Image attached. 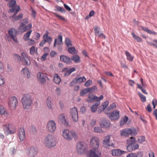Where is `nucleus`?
<instances>
[{
    "mask_svg": "<svg viewBox=\"0 0 157 157\" xmlns=\"http://www.w3.org/2000/svg\"><path fill=\"white\" fill-rule=\"evenodd\" d=\"M21 73L24 75H26L28 78L30 77V72L29 71L27 68L25 67L23 68L21 71Z\"/></svg>",
    "mask_w": 157,
    "mask_h": 157,
    "instance_id": "nucleus-30",
    "label": "nucleus"
},
{
    "mask_svg": "<svg viewBox=\"0 0 157 157\" xmlns=\"http://www.w3.org/2000/svg\"><path fill=\"white\" fill-rule=\"evenodd\" d=\"M35 49L34 46H32L30 49V54L31 55H33L35 53Z\"/></svg>",
    "mask_w": 157,
    "mask_h": 157,
    "instance_id": "nucleus-54",
    "label": "nucleus"
},
{
    "mask_svg": "<svg viewBox=\"0 0 157 157\" xmlns=\"http://www.w3.org/2000/svg\"><path fill=\"white\" fill-rule=\"evenodd\" d=\"M60 59L61 61L66 63H70L71 62V59L69 57L65 56L62 55L60 56Z\"/></svg>",
    "mask_w": 157,
    "mask_h": 157,
    "instance_id": "nucleus-25",
    "label": "nucleus"
},
{
    "mask_svg": "<svg viewBox=\"0 0 157 157\" xmlns=\"http://www.w3.org/2000/svg\"><path fill=\"white\" fill-rule=\"evenodd\" d=\"M48 31L46 32L43 36V39L46 41V42H47L49 44H50L52 41V40L51 37L48 36Z\"/></svg>",
    "mask_w": 157,
    "mask_h": 157,
    "instance_id": "nucleus-26",
    "label": "nucleus"
},
{
    "mask_svg": "<svg viewBox=\"0 0 157 157\" xmlns=\"http://www.w3.org/2000/svg\"><path fill=\"white\" fill-rule=\"evenodd\" d=\"M11 124H6L4 125L3 129L5 133L7 135L14 134L16 132V129L15 128H12Z\"/></svg>",
    "mask_w": 157,
    "mask_h": 157,
    "instance_id": "nucleus-12",
    "label": "nucleus"
},
{
    "mask_svg": "<svg viewBox=\"0 0 157 157\" xmlns=\"http://www.w3.org/2000/svg\"><path fill=\"white\" fill-rule=\"evenodd\" d=\"M16 4V1L15 0H13L10 2L8 5L9 7H11L10 9V11L11 12H16L15 14H16L20 9L19 6H15Z\"/></svg>",
    "mask_w": 157,
    "mask_h": 157,
    "instance_id": "nucleus-8",
    "label": "nucleus"
},
{
    "mask_svg": "<svg viewBox=\"0 0 157 157\" xmlns=\"http://www.w3.org/2000/svg\"><path fill=\"white\" fill-rule=\"evenodd\" d=\"M8 33L15 41L16 42L17 41V39L14 38L17 35V31L14 29H11L8 31Z\"/></svg>",
    "mask_w": 157,
    "mask_h": 157,
    "instance_id": "nucleus-22",
    "label": "nucleus"
},
{
    "mask_svg": "<svg viewBox=\"0 0 157 157\" xmlns=\"http://www.w3.org/2000/svg\"><path fill=\"white\" fill-rule=\"evenodd\" d=\"M110 122L107 120H103L100 123V125L103 128H107L109 127Z\"/></svg>",
    "mask_w": 157,
    "mask_h": 157,
    "instance_id": "nucleus-29",
    "label": "nucleus"
},
{
    "mask_svg": "<svg viewBox=\"0 0 157 157\" xmlns=\"http://www.w3.org/2000/svg\"><path fill=\"white\" fill-rule=\"evenodd\" d=\"M75 78V80L76 81L77 83H78L84 82L86 80V78L83 76L79 78L76 77Z\"/></svg>",
    "mask_w": 157,
    "mask_h": 157,
    "instance_id": "nucleus-35",
    "label": "nucleus"
},
{
    "mask_svg": "<svg viewBox=\"0 0 157 157\" xmlns=\"http://www.w3.org/2000/svg\"><path fill=\"white\" fill-rule=\"evenodd\" d=\"M18 136L21 142L23 141L25 137V132L23 128H21L19 129Z\"/></svg>",
    "mask_w": 157,
    "mask_h": 157,
    "instance_id": "nucleus-21",
    "label": "nucleus"
},
{
    "mask_svg": "<svg viewBox=\"0 0 157 157\" xmlns=\"http://www.w3.org/2000/svg\"><path fill=\"white\" fill-rule=\"evenodd\" d=\"M29 23V21H28V19L26 18H25L23 19L22 21V22L21 24H23L24 25H25L28 23Z\"/></svg>",
    "mask_w": 157,
    "mask_h": 157,
    "instance_id": "nucleus-59",
    "label": "nucleus"
},
{
    "mask_svg": "<svg viewBox=\"0 0 157 157\" xmlns=\"http://www.w3.org/2000/svg\"><path fill=\"white\" fill-rule=\"evenodd\" d=\"M5 82L4 79L2 76L0 75V85L4 84Z\"/></svg>",
    "mask_w": 157,
    "mask_h": 157,
    "instance_id": "nucleus-57",
    "label": "nucleus"
},
{
    "mask_svg": "<svg viewBox=\"0 0 157 157\" xmlns=\"http://www.w3.org/2000/svg\"><path fill=\"white\" fill-rule=\"evenodd\" d=\"M126 151L121 150L120 149H114L111 151V154L114 156H120Z\"/></svg>",
    "mask_w": 157,
    "mask_h": 157,
    "instance_id": "nucleus-16",
    "label": "nucleus"
},
{
    "mask_svg": "<svg viewBox=\"0 0 157 157\" xmlns=\"http://www.w3.org/2000/svg\"><path fill=\"white\" fill-rule=\"evenodd\" d=\"M56 8V11L60 12L62 13H65V11L63 8H62L61 7L58 5L55 7Z\"/></svg>",
    "mask_w": 157,
    "mask_h": 157,
    "instance_id": "nucleus-43",
    "label": "nucleus"
},
{
    "mask_svg": "<svg viewBox=\"0 0 157 157\" xmlns=\"http://www.w3.org/2000/svg\"><path fill=\"white\" fill-rule=\"evenodd\" d=\"M65 43L67 47H69L72 45L71 40L68 38H66Z\"/></svg>",
    "mask_w": 157,
    "mask_h": 157,
    "instance_id": "nucleus-42",
    "label": "nucleus"
},
{
    "mask_svg": "<svg viewBox=\"0 0 157 157\" xmlns=\"http://www.w3.org/2000/svg\"><path fill=\"white\" fill-rule=\"evenodd\" d=\"M90 144L94 148L93 150H91L89 151L87 156L88 157H100L101 153L98 151L99 145V138L96 136L93 137L90 140Z\"/></svg>",
    "mask_w": 157,
    "mask_h": 157,
    "instance_id": "nucleus-1",
    "label": "nucleus"
},
{
    "mask_svg": "<svg viewBox=\"0 0 157 157\" xmlns=\"http://www.w3.org/2000/svg\"><path fill=\"white\" fill-rule=\"evenodd\" d=\"M140 28L142 30L150 34L155 35L156 34V33L154 31H151L150 29H148L147 27L140 26Z\"/></svg>",
    "mask_w": 157,
    "mask_h": 157,
    "instance_id": "nucleus-33",
    "label": "nucleus"
},
{
    "mask_svg": "<svg viewBox=\"0 0 157 157\" xmlns=\"http://www.w3.org/2000/svg\"><path fill=\"white\" fill-rule=\"evenodd\" d=\"M47 55H48L47 53H44L42 56L41 59L42 60H45L46 59V57H47Z\"/></svg>",
    "mask_w": 157,
    "mask_h": 157,
    "instance_id": "nucleus-64",
    "label": "nucleus"
},
{
    "mask_svg": "<svg viewBox=\"0 0 157 157\" xmlns=\"http://www.w3.org/2000/svg\"><path fill=\"white\" fill-rule=\"evenodd\" d=\"M21 101L23 106L24 109H29L33 104V100L31 98L30 95L25 94L23 95Z\"/></svg>",
    "mask_w": 157,
    "mask_h": 157,
    "instance_id": "nucleus-4",
    "label": "nucleus"
},
{
    "mask_svg": "<svg viewBox=\"0 0 157 157\" xmlns=\"http://www.w3.org/2000/svg\"><path fill=\"white\" fill-rule=\"evenodd\" d=\"M14 58L15 60H17V62H19L21 61V58L20 56L18 55L17 54H14Z\"/></svg>",
    "mask_w": 157,
    "mask_h": 157,
    "instance_id": "nucleus-45",
    "label": "nucleus"
},
{
    "mask_svg": "<svg viewBox=\"0 0 157 157\" xmlns=\"http://www.w3.org/2000/svg\"><path fill=\"white\" fill-rule=\"evenodd\" d=\"M71 61L73 60L75 63H78L80 62V57L77 55H74L72 56L71 58Z\"/></svg>",
    "mask_w": 157,
    "mask_h": 157,
    "instance_id": "nucleus-39",
    "label": "nucleus"
},
{
    "mask_svg": "<svg viewBox=\"0 0 157 157\" xmlns=\"http://www.w3.org/2000/svg\"><path fill=\"white\" fill-rule=\"evenodd\" d=\"M75 70V67H72L69 69L68 68H65L62 70V72H64V75L65 76H67Z\"/></svg>",
    "mask_w": 157,
    "mask_h": 157,
    "instance_id": "nucleus-20",
    "label": "nucleus"
},
{
    "mask_svg": "<svg viewBox=\"0 0 157 157\" xmlns=\"http://www.w3.org/2000/svg\"><path fill=\"white\" fill-rule=\"evenodd\" d=\"M70 115L74 121L77 122L78 121V111L76 107H74L71 109Z\"/></svg>",
    "mask_w": 157,
    "mask_h": 157,
    "instance_id": "nucleus-11",
    "label": "nucleus"
},
{
    "mask_svg": "<svg viewBox=\"0 0 157 157\" xmlns=\"http://www.w3.org/2000/svg\"><path fill=\"white\" fill-rule=\"evenodd\" d=\"M103 109L104 107H103L101 105L99 107V110L98 111V113L100 114L101 112H103L105 109Z\"/></svg>",
    "mask_w": 157,
    "mask_h": 157,
    "instance_id": "nucleus-63",
    "label": "nucleus"
},
{
    "mask_svg": "<svg viewBox=\"0 0 157 157\" xmlns=\"http://www.w3.org/2000/svg\"><path fill=\"white\" fill-rule=\"evenodd\" d=\"M27 153L29 157H34L37 154L35 148L33 147L28 148Z\"/></svg>",
    "mask_w": 157,
    "mask_h": 157,
    "instance_id": "nucleus-19",
    "label": "nucleus"
},
{
    "mask_svg": "<svg viewBox=\"0 0 157 157\" xmlns=\"http://www.w3.org/2000/svg\"><path fill=\"white\" fill-rule=\"evenodd\" d=\"M46 128L48 132L51 133L54 132L56 129V124L54 121H48L47 123Z\"/></svg>",
    "mask_w": 157,
    "mask_h": 157,
    "instance_id": "nucleus-7",
    "label": "nucleus"
},
{
    "mask_svg": "<svg viewBox=\"0 0 157 157\" xmlns=\"http://www.w3.org/2000/svg\"><path fill=\"white\" fill-rule=\"evenodd\" d=\"M92 84V81L90 80H87L85 84V86L88 87L90 86Z\"/></svg>",
    "mask_w": 157,
    "mask_h": 157,
    "instance_id": "nucleus-56",
    "label": "nucleus"
},
{
    "mask_svg": "<svg viewBox=\"0 0 157 157\" xmlns=\"http://www.w3.org/2000/svg\"><path fill=\"white\" fill-rule=\"evenodd\" d=\"M138 94L140 98L141 101L143 102H145L146 101V97L140 93H139Z\"/></svg>",
    "mask_w": 157,
    "mask_h": 157,
    "instance_id": "nucleus-44",
    "label": "nucleus"
},
{
    "mask_svg": "<svg viewBox=\"0 0 157 157\" xmlns=\"http://www.w3.org/2000/svg\"><path fill=\"white\" fill-rule=\"evenodd\" d=\"M132 35L133 38L136 40L138 42H140L142 41L141 39L138 36L136 35L133 32L132 33Z\"/></svg>",
    "mask_w": 157,
    "mask_h": 157,
    "instance_id": "nucleus-41",
    "label": "nucleus"
},
{
    "mask_svg": "<svg viewBox=\"0 0 157 157\" xmlns=\"http://www.w3.org/2000/svg\"><path fill=\"white\" fill-rule=\"evenodd\" d=\"M145 138L144 136H141L139 138L138 142L140 143H142L145 140Z\"/></svg>",
    "mask_w": 157,
    "mask_h": 157,
    "instance_id": "nucleus-53",
    "label": "nucleus"
},
{
    "mask_svg": "<svg viewBox=\"0 0 157 157\" xmlns=\"http://www.w3.org/2000/svg\"><path fill=\"white\" fill-rule=\"evenodd\" d=\"M131 135L132 136H135L137 133L138 131H137L134 128L131 129Z\"/></svg>",
    "mask_w": 157,
    "mask_h": 157,
    "instance_id": "nucleus-48",
    "label": "nucleus"
},
{
    "mask_svg": "<svg viewBox=\"0 0 157 157\" xmlns=\"http://www.w3.org/2000/svg\"><path fill=\"white\" fill-rule=\"evenodd\" d=\"M0 113L2 117H8L10 115L9 113L7 111L6 109L3 106L0 107Z\"/></svg>",
    "mask_w": 157,
    "mask_h": 157,
    "instance_id": "nucleus-23",
    "label": "nucleus"
},
{
    "mask_svg": "<svg viewBox=\"0 0 157 157\" xmlns=\"http://www.w3.org/2000/svg\"><path fill=\"white\" fill-rule=\"evenodd\" d=\"M125 54L127 56V59L131 61H132L133 59V56H132L131 54L128 51H126L125 52Z\"/></svg>",
    "mask_w": 157,
    "mask_h": 157,
    "instance_id": "nucleus-40",
    "label": "nucleus"
},
{
    "mask_svg": "<svg viewBox=\"0 0 157 157\" xmlns=\"http://www.w3.org/2000/svg\"><path fill=\"white\" fill-rule=\"evenodd\" d=\"M37 77L41 83L46 82L47 76L41 72H39L37 74Z\"/></svg>",
    "mask_w": 157,
    "mask_h": 157,
    "instance_id": "nucleus-18",
    "label": "nucleus"
},
{
    "mask_svg": "<svg viewBox=\"0 0 157 157\" xmlns=\"http://www.w3.org/2000/svg\"><path fill=\"white\" fill-rule=\"evenodd\" d=\"M88 146L83 141H79L76 144V150L79 154L82 155L87 151Z\"/></svg>",
    "mask_w": 157,
    "mask_h": 157,
    "instance_id": "nucleus-5",
    "label": "nucleus"
},
{
    "mask_svg": "<svg viewBox=\"0 0 157 157\" xmlns=\"http://www.w3.org/2000/svg\"><path fill=\"white\" fill-rule=\"evenodd\" d=\"M35 39L36 40H38L40 36V34L38 33H36L35 34Z\"/></svg>",
    "mask_w": 157,
    "mask_h": 157,
    "instance_id": "nucleus-62",
    "label": "nucleus"
},
{
    "mask_svg": "<svg viewBox=\"0 0 157 157\" xmlns=\"http://www.w3.org/2000/svg\"><path fill=\"white\" fill-rule=\"evenodd\" d=\"M100 100L99 99L96 101L95 103L91 106V110L92 112L94 113L96 111L97 108L100 104Z\"/></svg>",
    "mask_w": 157,
    "mask_h": 157,
    "instance_id": "nucleus-27",
    "label": "nucleus"
},
{
    "mask_svg": "<svg viewBox=\"0 0 157 157\" xmlns=\"http://www.w3.org/2000/svg\"><path fill=\"white\" fill-rule=\"evenodd\" d=\"M126 157H137L135 153H132L128 154Z\"/></svg>",
    "mask_w": 157,
    "mask_h": 157,
    "instance_id": "nucleus-61",
    "label": "nucleus"
},
{
    "mask_svg": "<svg viewBox=\"0 0 157 157\" xmlns=\"http://www.w3.org/2000/svg\"><path fill=\"white\" fill-rule=\"evenodd\" d=\"M44 142L46 147L49 148L55 146L56 144V138L51 134H49L45 137Z\"/></svg>",
    "mask_w": 157,
    "mask_h": 157,
    "instance_id": "nucleus-2",
    "label": "nucleus"
},
{
    "mask_svg": "<svg viewBox=\"0 0 157 157\" xmlns=\"http://www.w3.org/2000/svg\"><path fill=\"white\" fill-rule=\"evenodd\" d=\"M76 81L75 80V78L70 83V85L71 86H73L76 85L77 83Z\"/></svg>",
    "mask_w": 157,
    "mask_h": 157,
    "instance_id": "nucleus-60",
    "label": "nucleus"
},
{
    "mask_svg": "<svg viewBox=\"0 0 157 157\" xmlns=\"http://www.w3.org/2000/svg\"><path fill=\"white\" fill-rule=\"evenodd\" d=\"M54 81L57 84H59L61 81L60 77L57 74H55L54 75Z\"/></svg>",
    "mask_w": 157,
    "mask_h": 157,
    "instance_id": "nucleus-34",
    "label": "nucleus"
},
{
    "mask_svg": "<svg viewBox=\"0 0 157 157\" xmlns=\"http://www.w3.org/2000/svg\"><path fill=\"white\" fill-rule=\"evenodd\" d=\"M128 117L126 116H125L122 118L120 121V126H123L128 121Z\"/></svg>",
    "mask_w": 157,
    "mask_h": 157,
    "instance_id": "nucleus-36",
    "label": "nucleus"
},
{
    "mask_svg": "<svg viewBox=\"0 0 157 157\" xmlns=\"http://www.w3.org/2000/svg\"><path fill=\"white\" fill-rule=\"evenodd\" d=\"M18 102L17 98L15 96H13L9 98V108L11 109H15L17 106Z\"/></svg>",
    "mask_w": 157,
    "mask_h": 157,
    "instance_id": "nucleus-10",
    "label": "nucleus"
},
{
    "mask_svg": "<svg viewBox=\"0 0 157 157\" xmlns=\"http://www.w3.org/2000/svg\"><path fill=\"white\" fill-rule=\"evenodd\" d=\"M46 104L47 107L50 109L52 110L53 108V103L52 98L48 97L46 100Z\"/></svg>",
    "mask_w": 157,
    "mask_h": 157,
    "instance_id": "nucleus-24",
    "label": "nucleus"
},
{
    "mask_svg": "<svg viewBox=\"0 0 157 157\" xmlns=\"http://www.w3.org/2000/svg\"><path fill=\"white\" fill-rule=\"evenodd\" d=\"M99 28L97 26H95L94 28V32L96 35H98L99 34Z\"/></svg>",
    "mask_w": 157,
    "mask_h": 157,
    "instance_id": "nucleus-55",
    "label": "nucleus"
},
{
    "mask_svg": "<svg viewBox=\"0 0 157 157\" xmlns=\"http://www.w3.org/2000/svg\"><path fill=\"white\" fill-rule=\"evenodd\" d=\"M63 138L67 140H71L73 139H76L77 137L76 133L72 131L65 129L62 131Z\"/></svg>",
    "mask_w": 157,
    "mask_h": 157,
    "instance_id": "nucleus-3",
    "label": "nucleus"
},
{
    "mask_svg": "<svg viewBox=\"0 0 157 157\" xmlns=\"http://www.w3.org/2000/svg\"><path fill=\"white\" fill-rule=\"evenodd\" d=\"M32 32V30H30L28 32H27L24 35L23 39L24 40L26 41L28 40H29V37L30 36L31 33Z\"/></svg>",
    "mask_w": 157,
    "mask_h": 157,
    "instance_id": "nucleus-32",
    "label": "nucleus"
},
{
    "mask_svg": "<svg viewBox=\"0 0 157 157\" xmlns=\"http://www.w3.org/2000/svg\"><path fill=\"white\" fill-rule=\"evenodd\" d=\"M110 135H107L105 136L103 141V144L104 146L107 147L108 146H112L114 147V144L112 143H111L110 142Z\"/></svg>",
    "mask_w": 157,
    "mask_h": 157,
    "instance_id": "nucleus-15",
    "label": "nucleus"
},
{
    "mask_svg": "<svg viewBox=\"0 0 157 157\" xmlns=\"http://www.w3.org/2000/svg\"><path fill=\"white\" fill-rule=\"evenodd\" d=\"M93 89H83L82 90L80 93L81 96H83L87 93L90 92Z\"/></svg>",
    "mask_w": 157,
    "mask_h": 157,
    "instance_id": "nucleus-37",
    "label": "nucleus"
},
{
    "mask_svg": "<svg viewBox=\"0 0 157 157\" xmlns=\"http://www.w3.org/2000/svg\"><path fill=\"white\" fill-rule=\"evenodd\" d=\"M94 131L97 133H100L102 132L101 128L99 127H95L94 128Z\"/></svg>",
    "mask_w": 157,
    "mask_h": 157,
    "instance_id": "nucleus-51",
    "label": "nucleus"
},
{
    "mask_svg": "<svg viewBox=\"0 0 157 157\" xmlns=\"http://www.w3.org/2000/svg\"><path fill=\"white\" fill-rule=\"evenodd\" d=\"M135 138L132 137L127 140L128 145L126 149L129 151H132L138 148L139 145L138 144L135 143Z\"/></svg>",
    "mask_w": 157,
    "mask_h": 157,
    "instance_id": "nucleus-6",
    "label": "nucleus"
},
{
    "mask_svg": "<svg viewBox=\"0 0 157 157\" xmlns=\"http://www.w3.org/2000/svg\"><path fill=\"white\" fill-rule=\"evenodd\" d=\"M120 112L116 110L106 113L107 117L111 121H115L120 118Z\"/></svg>",
    "mask_w": 157,
    "mask_h": 157,
    "instance_id": "nucleus-9",
    "label": "nucleus"
},
{
    "mask_svg": "<svg viewBox=\"0 0 157 157\" xmlns=\"http://www.w3.org/2000/svg\"><path fill=\"white\" fill-rule=\"evenodd\" d=\"M62 36L61 35H59L57 38L55 40L54 47H56V44H62Z\"/></svg>",
    "mask_w": 157,
    "mask_h": 157,
    "instance_id": "nucleus-28",
    "label": "nucleus"
},
{
    "mask_svg": "<svg viewBox=\"0 0 157 157\" xmlns=\"http://www.w3.org/2000/svg\"><path fill=\"white\" fill-rule=\"evenodd\" d=\"M24 25L23 24H21L20 26L18 28V31L24 33L25 32L24 31Z\"/></svg>",
    "mask_w": 157,
    "mask_h": 157,
    "instance_id": "nucleus-47",
    "label": "nucleus"
},
{
    "mask_svg": "<svg viewBox=\"0 0 157 157\" xmlns=\"http://www.w3.org/2000/svg\"><path fill=\"white\" fill-rule=\"evenodd\" d=\"M21 55L22 56V58L21 62H22L23 64L25 66H28L29 65L31 62L28 56L24 52H21Z\"/></svg>",
    "mask_w": 157,
    "mask_h": 157,
    "instance_id": "nucleus-13",
    "label": "nucleus"
},
{
    "mask_svg": "<svg viewBox=\"0 0 157 157\" xmlns=\"http://www.w3.org/2000/svg\"><path fill=\"white\" fill-rule=\"evenodd\" d=\"M32 24L31 23H29L27 25L25 26L24 27V31L25 32L27 31V30H31V29L32 28Z\"/></svg>",
    "mask_w": 157,
    "mask_h": 157,
    "instance_id": "nucleus-46",
    "label": "nucleus"
},
{
    "mask_svg": "<svg viewBox=\"0 0 157 157\" xmlns=\"http://www.w3.org/2000/svg\"><path fill=\"white\" fill-rule=\"evenodd\" d=\"M56 16V17L58 18L59 19L62 20L63 21H65L66 19L63 17L56 13H53Z\"/></svg>",
    "mask_w": 157,
    "mask_h": 157,
    "instance_id": "nucleus-50",
    "label": "nucleus"
},
{
    "mask_svg": "<svg viewBox=\"0 0 157 157\" xmlns=\"http://www.w3.org/2000/svg\"><path fill=\"white\" fill-rule=\"evenodd\" d=\"M15 13H14V15L12 16V18H13V21L19 20L22 18L23 16V14L22 13H21L18 16L15 17V16L16 15L15 14Z\"/></svg>",
    "mask_w": 157,
    "mask_h": 157,
    "instance_id": "nucleus-38",
    "label": "nucleus"
},
{
    "mask_svg": "<svg viewBox=\"0 0 157 157\" xmlns=\"http://www.w3.org/2000/svg\"><path fill=\"white\" fill-rule=\"evenodd\" d=\"M68 51L70 53L75 54V53L76 49L74 47H71L68 49Z\"/></svg>",
    "mask_w": 157,
    "mask_h": 157,
    "instance_id": "nucleus-52",
    "label": "nucleus"
},
{
    "mask_svg": "<svg viewBox=\"0 0 157 157\" xmlns=\"http://www.w3.org/2000/svg\"><path fill=\"white\" fill-rule=\"evenodd\" d=\"M131 129L128 128H126L121 130L120 134L122 137H126L128 136L131 134Z\"/></svg>",
    "mask_w": 157,
    "mask_h": 157,
    "instance_id": "nucleus-17",
    "label": "nucleus"
},
{
    "mask_svg": "<svg viewBox=\"0 0 157 157\" xmlns=\"http://www.w3.org/2000/svg\"><path fill=\"white\" fill-rule=\"evenodd\" d=\"M103 98V96L102 95H101L99 97H98L95 96H93L92 93H90L89 95L88 98L87 99L86 101L88 102L91 103L99 99L102 100Z\"/></svg>",
    "mask_w": 157,
    "mask_h": 157,
    "instance_id": "nucleus-14",
    "label": "nucleus"
},
{
    "mask_svg": "<svg viewBox=\"0 0 157 157\" xmlns=\"http://www.w3.org/2000/svg\"><path fill=\"white\" fill-rule=\"evenodd\" d=\"M30 11L32 12V16L34 18H35L36 17V11L32 7H31Z\"/></svg>",
    "mask_w": 157,
    "mask_h": 157,
    "instance_id": "nucleus-49",
    "label": "nucleus"
},
{
    "mask_svg": "<svg viewBox=\"0 0 157 157\" xmlns=\"http://www.w3.org/2000/svg\"><path fill=\"white\" fill-rule=\"evenodd\" d=\"M59 119L61 122L65 125H67L68 124L66 120L65 119V117L63 114H60L59 117Z\"/></svg>",
    "mask_w": 157,
    "mask_h": 157,
    "instance_id": "nucleus-31",
    "label": "nucleus"
},
{
    "mask_svg": "<svg viewBox=\"0 0 157 157\" xmlns=\"http://www.w3.org/2000/svg\"><path fill=\"white\" fill-rule=\"evenodd\" d=\"M109 104V102L108 101H106L104 102V104L101 105L103 107H104L103 109H105L107 107V106Z\"/></svg>",
    "mask_w": 157,
    "mask_h": 157,
    "instance_id": "nucleus-58",
    "label": "nucleus"
}]
</instances>
